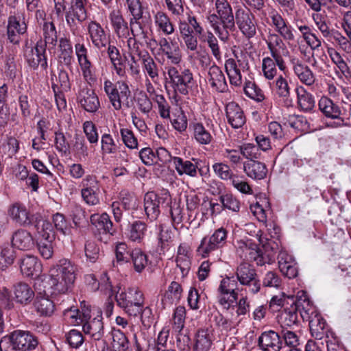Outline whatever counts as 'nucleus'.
<instances>
[{"mask_svg": "<svg viewBox=\"0 0 351 351\" xmlns=\"http://www.w3.org/2000/svg\"><path fill=\"white\" fill-rule=\"evenodd\" d=\"M76 267L68 259H61L49 270L47 289L52 295L64 294L71 291L76 278Z\"/></svg>", "mask_w": 351, "mask_h": 351, "instance_id": "1", "label": "nucleus"}, {"mask_svg": "<svg viewBox=\"0 0 351 351\" xmlns=\"http://www.w3.org/2000/svg\"><path fill=\"white\" fill-rule=\"evenodd\" d=\"M215 10L207 16V21L219 40L226 43L236 29L235 14L228 0H215Z\"/></svg>", "mask_w": 351, "mask_h": 351, "instance_id": "2", "label": "nucleus"}, {"mask_svg": "<svg viewBox=\"0 0 351 351\" xmlns=\"http://www.w3.org/2000/svg\"><path fill=\"white\" fill-rule=\"evenodd\" d=\"M38 344L37 338L28 330H16L0 340V351H32Z\"/></svg>", "mask_w": 351, "mask_h": 351, "instance_id": "3", "label": "nucleus"}, {"mask_svg": "<svg viewBox=\"0 0 351 351\" xmlns=\"http://www.w3.org/2000/svg\"><path fill=\"white\" fill-rule=\"evenodd\" d=\"M117 304L130 316H138L144 304V295L137 287H130L116 295Z\"/></svg>", "mask_w": 351, "mask_h": 351, "instance_id": "4", "label": "nucleus"}, {"mask_svg": "<svg viewBox=\"0 0 351 351\" xmlns=\"http://www.w3.org/2000/svg\"><path fill=\"white\" fill-rule=\"evenodd\" d=\"M167 75L175 93L186 95L195 84L193 74L189 69H178L170 66L167 67Z\"/></svg>", "mask_w": 351, "mask_h": 351, "instance_id": "5", "label": "nucleus"}, {"mask_svg": "<svg viewBox=\"0 0 351 351\" xmlns=\"http://www.w3.org/2000/svg\"><path fill=\"white\" fill-rule=\"evenodd\" d=\"M104 91L114 110H120L122 108V99H128L130 95L129 86L125 81L113 83L106 79L104 82Z\"/></svg>", "mask_w": 351, "mask_h": 351, "instance_id": "6", "label": "nucleus"}, {"mask_svg": "<svg viewBox=\"0 0 351 351\" xmlns=\"http://www.w3.org/2000/svg\"><path fill=\"white\" fill-rule=\"evenodd\" d=\"M227 230L219 228L214 231L210 236L202 238L197 248V254L202 258H206L214 251L222 248L226 243Z\"/></svg>", "mask_w": 351, "mask_h": 351, "instance_id": "7", "label": "nucleus"}, {"mask_svg": "<svg viewBox=\"0 0 351 351\" xmlns=\"http://www.w3.org/2000/svg\"><path fill=\"white\" fill-rule=\"evenodd\" d=\"M235 274L239 284L245 286L250 293L256 294L260 291L261 282L253 265L243 262L237 266Z\"/></svg>", "mask_w": 351, "mask_h": 351, "instance_id": "8", "label": "nucleus"}, {"mask_svg": "<svg viewBox=\"0 0 351 351\" xmlns=\"http://www.w3.org/2000/svg\"><path fill=\"white\" fill-rule=\"evenodd\" d=\"M86 0H71L69 11L66 13V21L74 36H80L81 29L76 21L82 23L87 18L85 8Z\"/></svg>", "mask_w": 351, "mask_h": 351, "instance_id": "9", "label": "nucleus"}, {"mask_svg": "<svg viewBox=\"0 0 351 351\" xmlns=\"http://www.w3.org/2000/svg\"><path fill=\"white\" fill-rule=\"evenodd\" d=\"M19 266L23 276L35 279L34 287L38 289L45 277L41 276L43 264L38 258L34 255H25L19 260Z\"/></svg>", "mask_w": 351, "mask_h": 351, "instance_id": "10", "label": "nucleus"}, {"mask_svg": "<svg viewBox=\"0 0 351 351\" xmlns=\"http://www.w3.org/2000/svg\"><path fill=\"white\" fill-rule=\"evenodd\" d=\"M234 21L245 38L250 39L256 35L257 22L254 14L250 10L241 6L237 7Z\"/></svg>", "mask_w": 351, "mask_h": 351, "instance_id": "11", "label": "nucleus"}, {"mask_svg": "<svg viewBox=\"0 0 351 351\" xmlns=\"http://www.w3.org/2000/svg\"><path fill=\"white\" fill-rule=\"evenodd\" d=\"M282 38L278 33H269L266 43L271 56L276 60L278 69L284 71L286 69V64L282 56H288L289 52Z\"/></svg>", "mask_w": 351, "mask_h": 351, "instance_id": "12", "label": "nucleus"}, {"mask_svg": "<svg viewBox=\"0 0 351 351\" xmlns=\"http://www.w3.org/2000/svg\"><path fill=\"white\" fill-rule=\"evenodd\" d=\"M282 38L278 33H269L266 43L271 56L276 60L278 69L284 71L286 69V64L282 56H288L289 52Z\"/></svg>", "mask_w": 351, "mask_h": 351, "instance_id": "13", "label": "nucleus"}, {"mask_svg": "<svg viewBox=\"0 0 351 351\" xmlns=\"http://www.w3.org/2000/svg\"><path fill=\"white\" fill-rule=\"evenodd\" d=\"M88 39L97 49H106L110 44V34L97 21L90 20L86 25Z\"/></svg>", "mask_w": 351, "mask_h": 351, "instance_id": "14", "label": "nucleus"}, {"mask_svg": "<svg viewBox=\"0 0 351 351\" xmlns=\"http://www.w3.org/2000/svg\"><path fill=\"white\" fill-rule=\"evenodd\" d=\"M294 75L300 83L313 90L318 84V80L311 69L304 64L299 58H293L290 60Z\"/></svg>", "mask_w": 351, "mask_h": 351, "instance_id": "15", "label": "nucleus"}, {"mask_svg": "<svg viewBox=\"0 0 351 351\" xmlns=\"http://www.w3.org/2000/svg\"><path fill=\"white\" fill-rule=\"evenodd\" d=\"M75 53L77 62L82 71L84 80L89 84L94 83L96 77L91 62L88 57V49L84 43H77L75 45Z\"/></svg>", "mask_w": 351, "mask_h": 351, "instance_id": "16", "label": "nucleus"}, {"mask_svg": "<svg viewBox=\"0 0 351 351\" xmlns=\"http://www.w3.org/2000/svg\"><path fill=\"white\" fill-rule=\"evenodd\" d=\"M45 47L42 40L38 42L35 47H26L24 56L28 65L34 69L40 65L43 70H46L48 64L45 55Z\"/></svg>", "mask_w": 351, "mask_h": 351, "instance_id": "17", "label": "nucleus"}, {"mask_svg": "<svg viewBox=\"0 0 351 351\" xmlns=\"http://www.w3.org/2000/svg\"><path fill=\"white\" fill-rule=\"evenodd\" d=\"M269 16L271 20V25L285 40L289 42L295 40V30L276 9L271 10Z\"/></svg>", "mask_w": 351, "mask_h": 351, "instance_id": "18", "label": "nucleus"}, {"mask_svg": "<svg viewBox=\"0 0 351 351\" xmlns=\"http://www.w3.org/2000/svg\"><path fill=\"white\" fill-rule=\"evenodd\" d=\"M77 101L80 106L88 112H96L100 107V101L95 90L87 86L80 88Z\"/></svg>", "mask_w": 351, "mask_h": 351, "instance_id": "19", "label": "nucleus"}, {"mask_svg": "<svg viewBox=\"0 0 351 351\" xmlns=\"http://www.w3.org/2000/svg\"><path fill=\"white\" fill-rule=\"evenodd\" d=\"M152 42L159 46V49L171 64H178L181 62L182 58L176 42H169L165 37L160 38L158 41L153 38L150 40L149 44Z\"/></svg>", "mask_w": 351, "mask_h": 351, "instance_id": "20", "label": "nucleus"}, {"mask_svg": "<svg viewBox=\"0 0 351 351\" xmlns=\"http://www.w3.org/2000/svg\"><path fill=\"white\" fill-rule=\"evenodd\" d=\"M298 312L300 313L301 317L304 321L309 322L314 317L317 316L318 313L316 307L310 301L306 292L299 291L297 295V299L294 302Z\"/></svg>", "mask_w": 351, "mask_h": 351, "instance_id": "21", "label": "nucleus"}, {"mask_svg": "<svg viewBox=\"0 0 351 351\" xmlns=\"http://www.w3.org/2000/svg\"><path fill=\"white\" fill-rule=\"evenodd\" d=\"M206 82L213 91L226 93L228 90L225 75L221 69L217 65L214 64L208 69Z\"/></svg>", "mask_w": 351, "mask_h": 351, "instance_id": "22", "label": "nucleus"}, {"mask_svg": "<svg viewBox=\"0 0 351 351\" xmlns=\"http://www.w3.org/2000/svg\"><path fill=\"white\" fill-rule=\"evenodd\" d=\"M258 346L262 351H280L282 348V341L278 333L268 330L259 336Z\"/></svg>", "mask_w": 351, "mask_h": 351, "instance_id": "23", "label": "nucleus"}, {"mask_svg": "<svg viewBox=\"0 0 351 351\" xmlns=\"http://www.w3.org/2000/svg\"><path fill=\"white\" fill-rule=\"evenodd\" d=\"M319 109L323 114L330 119H337L336 126H341L343 119L341 117V110L340 106L328 97H322L318 102Z\"/></svg>", "mask_w": 351, "mask_h": 351, "instance_id": "24", "label": "nucleus"}, {"mask_svg": "<svg viewBox=\"0 0 351 351\" xmlns=\"http://www.w3.org/2000/svg\"><path fill=\"white\" fill-rule=\"evenodd\" d=\"M278 267L283 276L289 279L295 278L298 274L297 263L293 257L285 250H280L278 256Z\"/></svg>", "mask_w": 351, "mask_h": 351, "instance_id": "25", "label": "nucleus"}, {"mask_svg": "<svg viewBox=\"0 0 351 351\" xmlns=\"http://www.w3.org/2000/svg\"><path fill=\"white\" fill-rule=\"evenodd\" d=\"M238 252H241V256L244 259L255 261L259 266L264 265L262 250L250 240L239 242Z\"/></svg>", "mask_w": 351, "mask_h": 351, "instance_id": "26", "label": "nucleus"}, {"mask_svg": "<svg viewBox=\"0 0 351 351\" xmlns=\"http://www.w3.org/2000/svg\"><path fill=\"white\" fill-rule=\"evenodd\" d=\"M109 19L114 33L119 39L127 38L130 36V25L119 10H112L109 14Z\"/></svg>", "mask_w": 351, "mask_h": 351, "instance_id": "27", "label": "nucleus"}, {"mask_svg": "<svg viewBox=\"0 0 351 351\" xmlns=\"http://www.w3.org/2000/svg\"><path fill=\"white\" fill-rule=\"evenodd\" d=\"M10 217L20 226H27L33 224L36 214L31 215L25 206L20 203L14 204L8 210Z\"/></svg>", "mask_w": 351, "mask_h": 351, "instance_id": "28", "label": "nucleus"}, {"mask_svg": "<svg viewBox=\"0 0 351 351\" xmlns=\"http://www.w3.org/2000/svg\"><path fill=\"white\" fill-rule=\"evenodd\" d=\"M153 19L157 32L165 36L174 33L175 25L166 12L160 10L153 12Z\"/></svg>", "mask_w": 351, "mask_h": 351, "instance_id": "29", "label": "nucleus"}, {"mask_svg": "<svg viewBox=\"0 0 351 351\" xmlns=\"http://www.w3.org/2000/svg\"><path fill=\"white\" fill-rule=\"evenodd\" d=\"M228 123L235 129L241 128L246 121L243 110L237 103L229 102L226 106Z\"/></svg>", "mask_w": 351, "mask_h": 351, "instance_id": "30", "label": "nucleus"}, {"mask_svg": "<svg viewBox=\"0 0 351 351\" xmlns=\"http://www.w3.org/2000/svg\"><path fill=\"white\" fill-rule=\"evenodd\" d=\"M11 243L13 247L25 251L33 248L34 240L30 232L21 228L12 234Z\"/></svg>", "mask_w": 351, "mask_h": 351, "instance_id": "31", "label": "nucleus"}, {"mask_svg": "<svg viewBox=\"0 0 351 351\" xmlns=\"http://www.w3.org/2000/svg\"><path fill=\"white\" fill-rule=\"evenodd\" d=\"M140 60L142 64V69L146 77H149L152 81L156 84L159 80V66L154 58L147 51H144L140 54Z\"/></svg>", "mask_w": 351, "mask_h": 351, "instance_id": "32", "label": "nucleus"}, {"mask_svg": "<svg viewBox=\"0 0 351 351\" xmlns=\"http://www.w3.org/2000/svg\"><path fill=\"white\" fill-rule=\"evenodd\" d=\"M192 160H184L180 157L173 158V165L179 176L187 175L190 177H196L197 174V160L192 158Z\"/></svg>", "mask_w": 351, "mask_h": 351, "instance_id": "33", "label": "nucleus"}, {"mask_svg": "<svg viewBox=\"0 0 351 351\" xmlns=\"http://www.w3.org/2000/svg\"><path fill=\"white\" fill-rule=\"evenodd\" d=\"M262 243L264 252H263L264 265L271 264L275 260L276 254L280 250V239H269V238L261 237L259 239Z\"/></svg>", "mask_w": 351, "mask_h": 351, "instance_id": "34", "label": "nucleus"}, {"mask_svg": "<svg viewBox=\"0 0 351 351\" xmlns=\"http://www.w3.org/2000/svg\"><path fill=\"white\" fill-rule=\"evenodd\" d=\"M190 128L192 130L193 137L199 145H207L212 142L213 136L202 123L194 121L191 123Z\"/></svg>", "mask_w": 351, "mask_h": 351, "instance_id": "35", "label": "nucleus"}, {"mask_svg": "<svg viewBox=\"0 0 351 351\" xmlns=\"http://www.w3.org/2000/svg\"><path fill=\"white\" fill-rule=\"evenodd\" d=\"M297 103L300 109L304 112L311 111L315 104V98L311 93L302 85H298L295 89Z\"/></svg>", "mask_w": 351, "mask_h": 351, "instance_id": "36", "label": "nucleus"}, {"mask_svg": "<svg viewBox=\"0 0 351 351\" xmlns=\"http://www.w3.org/2000/svg\"><path fill=\"white\" fill-rule=\"evenodd\" d=\"M90 223L98 230L105 234L113 235L115 232L109 215L104 213L101 215L93 214L90 217Z\"/></svg>", "mask_w": 351, "mask_h": 351, "instance_id": "37", "label": "nucleus"}, {"mask_svg": "<svg viewBox=\"0 0 351 351\" xmlns=\"http://www.w3.org/2000/svg\"><path fill=\"white\" fill-rule=\"evenodd\" d=\"M243 170L248 177L254 180H262L265 178L267 173L265 165L256 160L244 162Z\"/></svg>", "mask_w": 351, "mask_h": 351, "instance_id": "38", "label": "nucleus"}, {"mask_svg": "<svg viewBox=\"0 0 351 351\" xmlns=\"http://www.w3.org/2000/svg\"><path fill=\"white\" fill-rule=\"evenodd\" d=\"M13 293L16 302L22 304L29 303L34 296L30 286L23 282H19L14 285Z\"/></svg>", "mask_w": 351, "mask_h": 351, "instance_id": "39", "label": "nucleus"}, {"mask_svg": "<svg viewBox=\"0 0 351 351\" xmlns=\"http://www.w3.org/2000/svg\"><path fill=\"white\" fill-rule=\"evenodd\" d=\"M213 341V335L208 328L199 329L195 335L194 350L209 351Z\"/></svg>", "mask_w": 351, "mask_h": 351, "instance_id": "40", "label": "nucleus"}, {"mask_svg": "<svg viewBox=\"0 0 351 351\" xmlns=\"http://www.w3.org/2000/svg\"><path fill=\"white\" fill-rule=\"evenodd\" d=\"M35 220L33 222L37 232L38 239H48L49 240L55 239V232L52 224L47 220L42 219L39 214H36Z\"/></svg>", "mask_w": 351, "mask_h": 351, "instance_id": "41", "label": "nucleus"}, {"mask_svg": "<svg viewBox=\"0 0 351 351\" xmlns=\"http://www.w3.org/2000/svg\"><path fill=\"white\" fill-rule=\"evenodd\" d=\"M311 335L317 339H322L324 336L329 337L330 332L326 328V323L324 318L319 314L308 322Z\"/></svg>", "mask_w": 351, "mask_h": 351, "instance_id": "42", "label": "nucleus"}, {"mask_svg": "<svg viewBox=\"0 0 351 351\" xmlns=\"http://www.w3.org/2000/svg\"><path fill=\"white\" fill-rule=\"evenodd\" d=\"M34 305L36 312L41 316L49 317L55 310L53 302L45 295H38Z\"/></svg>", "mask_w": 351, "mask_h": 351, "instance_id": "43", "label": "nucleus"}, {"mask_svg": "<svg viewBox=\"0 0 351 351\" xmlns=\"http://www.w3.org/2000/svg\"><path fill=\"white\" fill-rule=\"evenodd\" d=\"M12 29L18 31V34H25L27 29L25 14L23 10H17L10 15L8 20V26Z\"/></svg>", "mask_w": 351, "mask_h": 351, "instance_id": "44", "label": "nucleus"}, {"mask_svg": "<svg viewBox=\"0 0 351 351\" xmlns=\"http://www.w3.org/2000/svg\"><path fill=\"white\" fill-rule=\"evenodd\" d=\"M83 331L94 340H100L104 335V325L101 317L93 319L82 325Z\"/></svg>", "mask_w": 351, "mask_h": 351, "instance_id": "45", "label": "nucleus"}, {"mask_svg": "<svg viewBox=\"0 0 351 351\" xmlns=\"http://www.w3.org/2000/svg\"><path fill=\"white\" fill-rule=\"evenodd\" d=\"M226 72L229 77L230 83L234 86L242 84V75L237 62L233 58H229L225 62Z\"/></svg>", "mask_w": 351, "mask_h": 351, "instance_id": "46", "label": "nucleus"}, {"mask_svg": "<svg viewBox=\"0 0 351 351\" xmlns=\"http://www.w3.org/2000/svg\"><path fill=\"white\" fill-rule=\"evenodd\" d=\"M187 28L190 33L195 34L198 37L202 34L204 31L196 17L189 13L187 14L186 20H180L178 22L179 32H182V30H185Z\"/></svg>", "mask_w": 351, "mask_h": 351, "instance_id": "47", "label": "nucleus"}, {"mask_svg": "<svg viewBox=\"0 0 351 351\" xmlns=\"http://www.w3.org/2000/svg\"><path fill=\"white\" fill-rule=\"evenodd\" d=\"M199 38L201 41L207 43L208 47L210 49L212 54L215 58V59L217 60H221V52L220 51L218 40L217 37L211 31H204L202 34L199 36Z\"/></svg>", "mask_w": 351, "mask_h": 351, "instance_id": "48", "label": "nucleus"}, {"mask_svg": "<svg viewBox=\"0 0 351 351\" xmlns=\"http://www.w3.org/2000/svg\"><path fill=\"white\" fill-rule=\"evenodd\" d=\"M311 15V17L317 27V29L320 31L322 36L324 38H330L331 37L332 30L330 29L329 25L327 23V16L325 14V12H321V11H314Z\"/></svg>", "mask_w": 351, "mask_h": 351, "instance_id": "49", "label": "nucleus"}, {"mask_svg": "<svg viewBox=\"0 0 351 351\" xmlns=\"http://www.w3.org/2000/svg\"><path fill=\"white\" fill-rule=\"evenodd\" d=\"M147 225L139 220L133 221L129 226L128 237L132 241L140 242L145 236Z\"/></svg>", "mask_w": 351, "mask_h": 351, "instance_id": "50", "label": "nucleus"}, {"mask_svg": "<svg viewBox=\"0 0 351 351\" xmlns=\"http://www.w3.org/2000/svg\"><path fill=\"white\" fill-rule=\"evenodd\" d=\"M43 29L45 47H48L49 50L50 49H54L58 40L55 25L52 22H45Z\"/></svg>", "mask_w": 351, "mask_h": 351, "instance_id": "51", "label": "nucleus"}, {"mask_svg": "<svg viewBox=\"0 0 351 351\" xmlns=\"http://www.w3.org/2000/svg\"><path fill=\"white\" fill-rule=\"evenodd\" d=\"M269 207L268 199H260L259 202L250 205V210L258 221L266 223L267 213L269 210Z\"/></svg>", "mask_w": 351, "mask_h": 351, "instance_id": "52", "label": "nucleus"}, {"mask_svg": "<svg viewBox=\"0 0 351 351\" xmlns=\"http://www.w3.org/2000/svg\"><path fill=\"white\" fill-rule=\"evenodd\" d=\"M111 346L114 351H126L129 347V341L125 335L120 330H112L111 332Z\"/></svg>", "mask_w": 351, "mask_h": 351, "instance_id": "53", "label": "nucleus"}, {"mask_svg": "<svg viewBox=\"0 0 351 351\" xmlns=\"http://www.w3.org/2000/svg\"><path fill=\"white\" fill-rule=\"evenodd\" d=\"M130 256L134 270L138 273H141L148 264L147 254L140 249H134L131 251Z\"/></svg>", "mask_w": 351, "mask_h": 351, "instance_id": "54", "label": "nucleus"}, {"mask_svg": "<svg viewBox=\"0 0 351 351\" xmlns=\"http://www.w3.org/2000/svg\"><path fill=\"white\" fill-rule=\"evenodd\" d=\"M82 197H89L98 195L99 185L96 179L90 176H86L82 182Z\"/></svg>", "mask_w": 351, "mask_h": 351, "instance_id": "55", "label": "nucleus"}, {"mask_svg": "<svg viewBox=\"0 0 351 351\" xmlns=\"http://www.w3.org/2000/svg\"><path fill=\"white\" fill-rule=\"evenodd\" d=\"M279 322L285 326L291 327L298 322V311L295 304L285 308L280 315Z\"/></svg>", "mask_w": 351, "mask_h": 351, "instance_id": "56", "label": "nucleus"}, {"mask_svg": "<svg viewBox=\"0 0 351 351\" xmlns=\"http://www.w3.org/2000/svg\"><path fill=\"white\" fill-rule=\"evenodd\" d=\"M278 63L276 59L271 57H265L262 60V73L263 76L268 80H274L277 75Z\"/></svg>", "mask_w": 351, "mask_h": 351, "instance_id": "57", "label": "nucleus"}, {"mask_svg": "<svg viewBox=\"0 0 351 351\" xmlns=\"http://www.w3.org/2000/svg\"><path fill=\"white\" fill-rule=\"evenodd\" d=\"M274 90L276 94L280 98L286 100L290 97L291 88L289 85L287 80L282 75H279L274 82Z\"/></svg>", "mask_w": 351, "mask_h": 351, "instance_id": "58", "label": "nucleus"}, {"mask_svg": "<svg viewBox=\"0 0 351 351\" xmlns=\"http://www.w3.org/2000/svg\"><path fill=\"white\" fill-rule=\"evenodd\" d=\"M73 151L76 157L80 160H86L90 155L89 148L82 136H75V143L73 146Z\"/></svg>", "mask_w": 351, "mask_h": 351, "instance_id": "59", "label": "nucleus"}, {"mask_svg": "<svg viewBox=\"0 0 351 351\" xmlns=\"http://www.w3.org/2000/svg\"><path fill=\"white\" fill-rule=\"evenodd\" d=\"M243 90L245 94L248 97L258 102L263 101L265 98L263 91L255 84L254 82H245Z\"/></svg>", "mask_w": 351, "mask_h": 351, "instance_id": "60", "label": "nucleus"}, {"mask_svg": "<svg viewBox=\"0 0 351 351\" xmlns=\"http://www.w3.org/2000/svg\"><path fill=\"white\" fill-rule=\"evenodd\" d=\"M143 16L131 17L129 21L130 34L132 36L138 38H145L147 37V31L145 25L140 21Z\"/></svg>", "mask_w": 351, "mask_h": 351, "instance_id": "61", "label": "nucleus"}, {"mask_svg": "<svg viewBox=\"0 0 351 351\" xmlns=\"http://www.w3.org/2000/svg\"><path fill=\"white\" fill-rule=\"evenodd\" d=\"M101 150L103 154H115L118 150V146L112 135L104 133L101 137Z\"/></svg>", "mask_w": 351, "mask_h": 351, "instance_id": "62", "label": "nucleus"}, {"mask_svg": "<svg viewBox=\"0 0 351 351\" xmlns=\"http://www.w3.org/2000/svg\"><path fill=\"white\" fill-rule=\"evenodd\" d=\"M53 241L48 239H37V249L43 258L49 259L52 257L53 254Z\"/></svg>", "mask_w": 351, "mask_h": 351, "instance_id": "63", "label": "nucleus"}, {"mask_svg": "<svg viewBox=\"0 0 351 351\" xmlns=\"http://www.w3.org/2000/svg\"><path fill=\"white\" fill-rule=\"evenodd\" d=\"M135 101L137 108L143 114H149L152 110V101L145 92L141 91L138 93Z\"/></svg>", "mask_w": 351, "mask_h": 351, "instance_id": "64", "label": "nucleus"}]
</instances>
